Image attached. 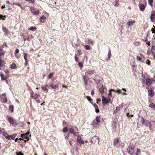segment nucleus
<instances>
[{
	"instance_id": "obj_27",
	"label": "nucleus",
	"mask_w": 155,
	"mask_h": 155,
	"mask_svg": "<svg viewBox=\"0 0 155 155\" xmlns=\"http://www.w3.org/2000/svg\"><path fill=\"white\" fill-rule=\"evenodd\" d=\"M4 136L8 140H10V136L8 135L7 134L5 133L4 134Z\"/></svg>"
},
{
	"instance_id": "obj_26",
	"label": "nucleus",
	"mask_w": 155,
	"mask_h": 155,
	"mask_svg": "<svg viewBox=\"0 0 155 155\" xmlns=\"http://www.w3.org/2000/svg\"><path fill=\"white\" fill-rule=\"evenodd\" d=\"M9 110L11 111V112H13L14 110V106L13 105H11L9 107Z\"/></svg>"
},
{
	"instance_id": "obj_55",
	"label": "nucleus",
	"mask_w": 155,
	"mask_h": 155,
	"mask_svg": "<svg viewBox=\"0 0 155 155\" xmlns=\"http://www.w3.org/2000/svg\"><path fill=\"white\" fill-rule=\"evenodd\" d=\"M140 55V57L142 58H142H144V56H143V55L141 54H139Z\"/></svg>"
},
{
	"instance_id": "obj_37",
	"label": "nucleus",
	"mask_w": 155,
	"mask_h": 155,
	"mask_svg": "<svg viewBox=\"0 0 155 155\" xmlns=\"http://www.w3.org/2000/svg\"><path fill=\"white\" fill-rule=\"evenodd\" d=\"M104 88L99 89V92L101 94H103L104 92Z\"/></svg>"
},
{
	"instance_id": "obj_53",
	"label": "nucleus",
	"mask_w": 155,
	"mask_h": 155,
	"mask_svg": "<svg viewBox=\"0 0 155 155\" xmlns=\"http://www.w3.org/2000/svg\"><path fill=\"white\" fill-rule=\"evenodd\" d=\"M41 88L44 91L47 90V91H48V90L47 89L46 87H42Z\"/></svg>"
},
{
	"instance_id": "obj_30",
	"label": "nucleus",
	"mask_w": 155,
	"mask_h": 155,
	"mask_svg": "<svg viewBox=\"0 0 155 155\" xmlns=\"http://www.w3.org/2000/svg\"><path fill=\"white\" fill-rule=\"evenodd\" d=\"M153 0H148V3L151 7L153 6Z\"/></svg>"
},
{
	"instance_id": "obj_13",
	"label": "nucleus",
	"mask_w": 155,
	"mask_h": 155,
	"mask_svg": "<svg viewBox=\"0 0 155 155\" xmlns=\"http://www.w3.org/2000/svg\"><path fill=\"white\" fill-rule=\"evenodd\" d=\"M8 120L9 122L11 124H13L15 123V121L14 119L11 117H9L8 118Z\"/></svg>"
},
{
	"instance_id": "obj_1",
	"label": "nucleus",
	"mask_w": 155,
	"mask_h": 155,
	"mask_svg": "<svg viewBox=\"0 0 155 155\" xmlns=\"http://www.w3.org/2000/svg\"><path fill=\"white\" fill-rule=\"evenodd\" d=\"M30 10L34 15H38L39 14V10L35 7L31 6L30 7Z\"/></svg>"
},
{
	"instance_id": "obj_14",
	"label": "nucleus",
	"mask_w": 155,
	"mask_h": 155,
	"mask_svg": "<svg viewBox=\"0 0 155 155\" xmlns=\"http://www.w3.org/2000/svg\"><path fill=\"white\" fill-rule=\"evenodd\" d=\"M94 73V70H91V71H87L86 72V75H88L89 76H90L91 75L93 74Z\"/></svg>"
},
{
	"instance_id": "obj_24",
	"label": "nucleus",
	"mask_w": 155,
	"mask_h": 155,
	"mask_svg": "<svg viewBox=\"0 0 155 155\" xmlns=\"http://www.w3.org/2000/svg\"><path fill=\"white\" fill-rule=\"evenodd\" d=\"M5 52L3 51L2 49H0V56H3L5 54Z\"/></svg>"
},
{
	"instance_id": "obj_48",
	"label": "nucleus",
	"mask_w": 155,
	"mask_h": 155,
	"mask_svg": "<svg viewBox=\"0 0 155 155\" xmlns=\"http://www.w3.org/2000/svg\"><path fill=\"white\" fill-rule=\"evenodd\" d=\"M146 63L148 65H150V61L148 60H147L146 61Z\"/></svg>"
},
{
	"instance_id": "obj_62",
	"label": "nucleus",
	"mask_w": 155,
	"mask_h": 155,
	"mask_svg": "<svg viewBox=\"0 0 155 155\" xmlns=\"http://www.w3.org/2000/svg\"><path fill=\"white\" fill-rule=\"evenodd\" d=\"M127 117H130V115L129 113H128L127 114Z\"/></svg>"
},
{
	"instance_id": "obj_56",
	"label": "nucleus",
	"mask_w": 155,
	"mask_h": 155,
	"mask_svg": "<svg viewBox=\"0 0 155 155\" xmlns=\"http://www.w3.org/2000/svg\"><path fill=\"white\" fill-rule=\"evenodd\" d=\"M140 149H137V152L136 153V154H137L138 153H140Z\"/></svg>"
},
{
	"instance_id": "obj_44",
	"label": "nucleus",
	"mask_w": 155,
	"mask_h": 155,
	"mask_svg": "<svg viewBox=\"0 0 155 155\" xmlns=\"http://www.w3.org/2000/svg\"><path fill=\"white\" fill-rule=\"evenodd\" d=\"M27 55L26 54L24 53V58L25 60V61H27Z\"/></svg>"
},
{
	"instance_id": "obj_21",
	"label": "nucleus",
	"mask_w": 155,
	"mask_h": 155,
	"mask_svg": "<svg viewBox=\"0 0 155 155\" xmlns=\"http://www.w3.org/2000/svg\"><path fill=\"white\" fill-rule=\"evenodd\" d=\"M5 63L4 61L0 59V66L2 67L5 66Z\"/></svg>"
},
{
	"instance_id": "obj_15",
	"label": "nucleus",
	"mask_w": 155,
	"mask_h": 155,
	"mask_svg": "<svg viewBox=\"0 0 155 155\" xmlns=\"http://www.w3.org/2000/svg\"><path fill=\"white\" fill-rule=\"evenodd\" d=\"M50 87L53 89H55L58 87V84H54L53 83L51 84L50 85Z\"/></svg>"
},
{
	"instance_id": "obj_58",
	"label": "nucleus",
	"mask_w": 155,
	"mask_h": 155,
	"mask_svg": "<svg viewBox=\"0 0 155 155\" xmlns=\"http://www.w3.org/2000/svg\"><path fill=\"white\" fill-rule=\"evenodd\" d=\"M91 94L92 95H93L94 94V92L93 90L92 91Z\"/></svg>"
},
{
	"instance_id": "obj_33",
	"label": "nucleus",
	"mask_w": 155,
	"mask_h": 155,
	"mask_svg": "<svg viewBox=\"0 0 155 155\" xmlns=\"http://www.w3.org/2000/svg\"><path fill=\"white\" fill-rule=\"evenodd\" d=\"M120 107L119 106L116 107V110H115L114 112V113H117L118 111H120Z\"/></svg>"
},
{
	"instance_id": "obj_49",
	"label": "nucleus",
	"mask_w": 155,
	"mask_h": 155,
	"mask_svg": "<svg viewBox=\"0 0 155 155\" xmlns=\"http://www.w3.org/2000/svg\"><path fill=\"white\" fill-rule=\"evenodd\" d=\"M13 4L14 5H17V6H19V7H20L21 8V5L20 4H19L17 3H13Z\"/></svg>"
},
{
	"instance_id": "obj_46",
	"label": "nucleus",
	"mask_w": 155,
	"mask_h": 155,
	"mask_svg": "<svg viewBox=\"0 0 155 155\" xmlns=\"http://www.w3.org/2000/svg\"><path fill=\"white\" fill-rule=\"evenodd\" d=\"M16 155H24V154L23 153H22L21 152H17L16 153Z\"/></svg>"
},
{
	"instance_id": "obj_18",
	"label": "nucleus",
	"mask_w": 155,
	"mask_h": 155,
	"mask_svg": "<svg viewBox=\"0 0 155 155\" xmlns=\"http://www.w3.org/2000/svg\"><path fill=\"white\" fill-rule=\"evenodd\" d=\"M2 30L3 31L5 32L6 35L8 34L10 32V31H8V29L5 27H2Z\"/></svg>"
},
{
	"instance_id": "obj_11",
	"label": "nucleus",
	"mask_w": 155,
	"mask_h": 155,
	"mask_svg": "<svg viewBox=\"0 0 155 155\" xmlns=\"http://www.w3.org/2000/svg\"><path fill=\"white\" fill-rule=\"evenodd\" d=\"M77 140L78 143H79L80 144H84V141L81 138V137L79 136H78L77 137Z\"/></svg>"
},
{
	"instance_id": "obj_61",
	"label": "nucleus",
	"mask_w": 155,
	"mask_h": 155,
	"mask_svg": "<svg viewBox=\"0 0 155 155\" xmlns=\"http://www.w3.org/2000/svg\"><path fill=\"white\" fill-rule=\"evenodd\" d=\"M84 81H87V79H86V78L84 76Z\"/></svg>"
},
{
	"instance_id": "obj_32",
	"label": "nucleus",
	"mask_w": 155,
	"mask_h": 155,
	"mask_svg": "<svg viewBox=\"0 0 155 155\" xmlns=\"http://www.w3.org/2000/svg\"><path fill=\"white\" fill-rule=\"evenodd\" d=\"M16 137V134H13L12 135H11V136H10V139H14Z\"/></svg>"
},
{
	"instance_id": "obj_12",
	"label": "nucleus",
	"mask_w": 155,
	"mask_h": 155,
	"mask_svg": "<svg viewBox=\"0 0 155 155\" xmlns=\"http://www.w3.org/2000/svg\"><path fill=\"white\" fill-rule=\"evenodd\" d=\"M143 124L146 125L147 126H151L150 122L148 120L145 119Z\"/></svg>"
},
{
	"instance_id": "obj_8",
	"label": "nucleus",
	"mask_w": 155,
	"mask_h": 155,
	"mask_svg": "<svg viewBox=\"0 0 155 155\" xmlns=\"http://www.w3.org/2000/svg\"><path fill=\"white\" fill-rule=\"evenodd\" d=\"M146 6V5H144L143 4H139V6L140 10L141 11H143L145 9Z\"/></svg>"
},
{
	"instance_id": "obj_51",
	"label": "nucleus",
	"mask_w": 155,
	"mask_h": 155,
	"mask_svg": "<svg viewBox=\"0 0 155 155\" xmlns=\"http://www.w3.org/2000/svg\"><path fill=\"white\" fill-rule=\"evenodd\" d=\"M78 65H79V66L80 67H81V68L82 67V66H83V64L81 62H79L78 63Z\"/></svg>"
},
{
	"instance_id": "obj_4",
	"label": "nucleus",
	"mask_w": 155,
	"mask_h": 155,
	"mask_svg": "<svg viewBox=\"0 0 155 155\" xmlns=\"http://www.w3.org/2000/svg\"><path fill=\"white\" fill-rule=\"evenodd\" d=\"M98 142V137L97 136L93 137L91 139V142L93 143H95Z\"/></svg>"
},
{
	"instance_id": "obj_10",
	"label": "nucleus",
	"mask_w": 155,
	"mask_h": 155,
	"mask_svg": "<svg viewBox=\"0 0 155 155\" xmlns=\"http://www.w3.org/2000/svg\"><path fill=\"white\" fill-rule=\"evenodd\" d=\"M102 100L103 104H107L109 102V100L107 99L103 96H102Z\"/></svg>"
},
{
	"instance_id": "obj_43",
	"label": "nucleus",
	"mask_w": 155,
	"mask_h": 155,
	"mask_svg": "<svg viewBox=\"0 0 155 155\" xmlns=\"http://www.w3.org/2000/svg\"><path fill=\"white\" fill-rule=\"evenodd\" d=\"M86 98H87L88 100L90 102H91V101L92 100V99L91 98V97L88 96H86Z\"/></svg>"
},
{
	"instance_id": "obj_52",
	"label": "nucleus",
	"mask_w": 155,
	"mask_h": 155,
	"mask_svg": "<svg viewBox=\"0 0 155 155\" xmlns=\"http://www.w3.org/2000/svg\"><path fill=\"white\" fill-rule=\"evenodd\" d=\"M2 80H6L7 79V78L5 77H3L2 78H1Z\"/></svg>"
},
{
	"instance_id": "obj_28",
	"label": "nucleus",
	"mask_w": 155,
	"mask_h": 155,
	"mask_svg": "<svg viewBox=\"0 0 155 155\" xmlns=\"http://www.w3.org/2000/svg\"><path fill=\"white\" fill-rule=\"evenodd\" d=\"M100 116H97L95 120H96L97 122L98 123H100L101 121L100 120Z\"/></svg>"
},
{
	"instance_id": "obj_19",
	"label": "nucleus",
	"mask_w": 155,
	"mask_h": 155,
	"mask_svg": "<svg viewBox=\"0 0 155 155\" xmlns=\"http://www.w3.org/2000/svg\"><path fill=\"white\" fill-rule=\"evenodd\" d=\"M46 19V17L44 16H43L41 17L40 18V20L42 23H44Z\"/></svg>"
},
{
	"instance_id": "obj_31",
	"label": "nucleus",
	"mask_w": 155,
	"mask_h": 155,
	"mask_svg": "<svg viewBox=\"0 0 155 155\" xmlns=\"http://www.w3.org/2000/svg\"><path fill=\"white\" fill-rule=\"evenodd\" d=\"M149 106L151 108L155 109V105H154L153 103L150 104L149 105Z\"/></svg>"
},
{
	"instance_id": "obj_5",
	"label": "nucleus",
	"mask_w": 155,
	"mask_h": 155,
	"mask_svg": "<svg viewBox=\"0 0 155 155\" xmlns=\"http://www.w3.org/2000/svg\"><path fill=\"white\" fill-rule=\"evenodd\" d=\"M153 79L152 78H148L146 80V84L148 86H150L152 83Z\"/></svg>"
},
{
	"instance_id": "obj_25",
	"label": "nucleus",
	"mask_w": 155,
	"mask_h": 155,
	"mask_svg": "<svg viewBox=\"0 0 155 155\" xmlns=\"http://www.w3.org/2000/svg\"><path fill=\"white\" fill-rule=\"evenodd\" d=\"M119 142V139H116L114 140V145H116L117 143Z\"/></svg>"
},
{
	"instance_id": "obj_60",
	"label": "nucleus",
	"mask_w": 155,
	"mask_h": 155,
	"mask_svg": "<svg viewBox=\"0 0 155 155\" xmlns=\"http://www.w3.org/2000/svg\"><path fill=\"white\" fill-rule=\"evenodd\" d=\"M94 107L95 109H97V108H98V106H97V105H94Z\"/></svg>"
},
{
	"instance_id": "obj_9",
	"label": "nucleus",
	"mask_w": 155,
	"mask_h": 155,
	"mask_svg": "<svg viewBox=\"0 0 155 155\" xmlns=\"http://www.w3.org/2000/svg\"><path fill=\"white\" fill-rule=\"evenodd\" d=\"M155 13V11L153 10L151 12V13L150 16V19L153 22L155 18V14H154Z\"/></svg>"
},
{
	"instance_id": "obj_29",
	"label": "nucleus",
	"mask_w": 155,
	"mask_h": 155,
	"mask_svg": "<svg viewBox=\"0 0 155 155\" xmlns=\"http://www.w3.org/2000/svg\"><path fill=\"white\" fill-rule=\"evenodd\" d=\"M16 67V65L15 64L12 63L11 65V68L12 69H14Z\"/></svg>"
},
{
	"instance_id": "obj_17",
	"label": "nucleus",
	"mask_w": 155,
	"mask_h": 155,
	"mask_svg": "<svg viewBox=\"0 0 155 155\" xmlns=\"http://www.w3.org/2000/svg\"><path fill=\"white\" fill-rule=\"evenodd\" d=\"M34 94V93H33L31 94V96L33 97L34 99H36L38 98L39 97H40V95L37 93H35L34 95L33 94Z\"/></svg>"
},
{
	"instance_id": "obj_63",
	"label": "nucleus",
	"mask_w": 155,
	"mask_h": 155,
	"mask_svg": "<svg viewBox=\"0 0 155 155\" xmlns=\"http://www.w3.org/2000/svg\"><path fill=\"white\" fill-rule=\"evenodd\" d=\"M0 77H1V78H2V77H3L4 76V74H3V73H2L0 75Z\"/></svg>"
},
{
	"instance_id": "obj_2",
	"label": "nucleus",
	"mask_w": 155,
	"mask_h": 155,
	"mask_svg": "<svg viewBox=\"0 0 155 155\" xmlns=\"http://www.w3.org/2000/svg\"><path fill=\"white\" fill-rule=\"evenodd\" d=\"M69 130L70 134H72V133L77 132L78 131V128L74 126H71L69 128Z\"/></svg>"
},
{
	"instance_id": "obj_45",
	"label": "nucleus",
	"mask_w": 155,
	"mask_h": 155,
	"mask_svg": "<svg viewBox=\"0 0 155 155\" xmlns=\"http://www.w3.org/2000/svg\"><path fill=\"white\" fill-rule=\"evenodd\" d=\"M114 92H117L118 93L120 94L121 93L122 91L120 89H118L116 90H115V91Z\"/></svg>"
},
{
	"instance_id": "obj_47",
	"label": "nucleus",
	"mask_w": 155,
	"mask_h": 155,
	"mask_svg": "<svg viewBox=\"0 0 155 155\" xmlns=\"http://www.w3.org/2000/svg\"><path fill=\"white\" fill-rule=\"evenodd\" d=\"M144 120H145V119L144 118H143V117L141 118L140 122L142 123V124H143L144 123Z\"/></svg>"
},
{
	"instance_id": "obj_39",
	"label": "nucleus",
	"mask_w": 155,
	"mask_h": 155,
	"mask_svg": "<svg viewBox=\"0 0 155 155\" xmlns=\"http://www.w3.org/2000/svg\"><path fill=\"white\" fill-rule=\"evenodd\" d=\"M99 123H100L97 122L96 120H94L93 122H92V124L93 125H94L95 124H98Z\"/></svg>"
},
{
	"instance_id": "obj_20",
	"label": "nucleus",
	"mask_w": 155,
	"mask_h": 155,
	"mask_svg": "<svg viewBox=\"0 0 155 155\" xmlns=\"http://www.w3.org/2000/svg\"><path fill=\"white\" fill-rule=\"evenodd\" d=\"M135 22V21H129L127 23V24L129 26H130L133 25V24Z\"/></svg>"
},
{
	"instance_id": "obj_40",
	"label": "nucleus",
	"mask_w": 155,
	"mask_h": 155,
	"mask_svg": "<svg viewBox=\"0 0 155 155\" xmlns=\"http://www.w3.org/2000/svg\"><path fill=\"white\" fill-rule=\"evenodd\" d=\"M85 48L87 50H89L90 49V47L88 45H85Z\"/></svg>"
},
{
	"instance_id": "obj_54",
	"label": "nucleus",
	"mask_w": 155,
	"mask_h": 155,
	"mask_svg": "<svg viewBox=\"0 0 155 155\" xmlns=\"http://www.w3.org/2000/svg\"><path fill=\"white\" fill-rule=\"evenodd\" d=\"M95 111L96 113H98L99 112L100 110L98 108L95 109Z\"/></svg>"
},
{
	"instance_id": "obj_59",
	"label": "nucleus",
	"mask_w": 155,
	"mask_h": 155,
	"mask_svg": "<svg viewBox=\"0 0 155 155\" xmlns=\"http://www.w3.org/2000/svg\"><path fill=\"white\" fill-rule=\"evenodd\" d=\"M74 58H75V61L76 62H77V60L78 59V58L76 56Z\"/></svg>"
},
{
	"instance_id": "obj_50",
	"label": "nucleus",
	"mask_w": 155,
	"mask_h": 155,
	"mask_svg": "<svg viewBox=\"0 0 155 155\" xmlns=\"http://www.w3.org/2000/svg\"><path fill=\"white\" fill-rule=\"evenodd\" d=\"M19 50L18 49H16L15 50V56H16V55L19 52Z\"/></svg>"
},
{
	"instance_id": "obj_64",
	"label": "nucleus",
	"mask_w": 155,
	"mask_h": 155,
	"mask_svg": "<svg viewBox=\"0 0 155 155\" xmlns=\"http://www.w3.org/2000/svg\"><path fill=\"white\" fill-rule=\"evenodd\" d=\"M146 44L149 45H150V42L147 41H146Z\"/></svg>"
},
{
	"instance_id": "obj_22",
	"label": "nucleus",
	"mask_w": 155,
	"mask_h": 155,
	"mask_svg": "<svg viewBox=\"0 0 155 155\" xmlns=\"http://www.w3.org/2000/svg\"><path fill=\"white\" fill-rule=\"evenodd\" d=\"M68 127H65L63 128L62 131L64 133H66L68 131Z\"/></svg>"
},
{
	"instance_id": "obj_23",
	"label": "nucleus",
	"mask_w": 155,
	"mask_h": 155,
	"mask_svg": "<svg viewBox=\"0 0 155 155\" xmlns=\"http://www.w3.org/2000/svg\"><path fill=\"white\" fill-rule=\"evenodd\" d=\"M148 94L151 97H152L153 95V93L151 90L148 91Z\"/></svg>"
},
{
	"instance_id": "obj_38",
	"label": "nucleus",
	"mask_w": 155,
	"mask_h": 155,
	"mask_svg": "<svg viewBox=\"0 0 155 155\" xmlns=\"http://www.w3.org/2000/svg\"><path fill=\"white\" fill-rule=\"evenodd\" d=\"M53 73H50L49 74V75L48 76V78L49 79H50L53 76Z\"/></svg>"
},
{
	"instance_id": "obj_42",
	"label": "nucleus",
	"mask_w": 155,
	"mask_h": 155,
	"mask_svg": "<svg viewBox=\"0 0 155 155\" xmlns=\"http://www.w3.org/2000/svg\"><path fill=\"white\" fill-rule=\"evenodd\" d=\"M137 60H139L140 61H142V58H141L140 56H137Z\"/></svg>"
},
{
	"instance_id": "obj_16",
	"label": "nucleus",
	"mask_w": 155,
	"mask_h": 155,
	"mask_svg": "<svg viewBox=\"0 0 155 155\" xmlns=\"http://www.w3.org/2000/svg\"><path fill=\"white\" fill-rule=\"evenodd\" d=\"M115 91V90L113 89H110L109 90V94H108V98H110V97H112V93L111 92L112 91H114V92Z\"/></svg>"
},
{
	"instance_id": "obj_34",
	"label": "nucleus",
	"mask_w": 155,
	"mask_h": 155,
	"mask_svg": "<svg viewBox=\"0 0 155 155\" xmlns=\"http://www.w3.org/2000/svg\"><path fill=\"white\" fill-rule=\"evenodd\" d=\"M6 16L4 15H2L0 14V19H2L3 20H5V18H6Z\"/></svg>"
},
{
	"instance_id": "obj_57",
	"label": "nucleus",
	"mask_w": 155,
	"mask_h": 155,
	"mask_svg": "<svg viewBox=\"0 0 155 155\" xmlns=\"http://www.w3.org/2000/svg\"><path fill=\"white\" fill-rule=\"evenodd\" d=\"M28 1L30 2H31V3H33L34 2V0H27Z\"/></svg>"
},
{
	"instance_id": "obj_6",
	"label": "nucleus",
	"mask_w": 155,
	"mask_h": 155,
	"mask_svg": "<svg viewBox=\"0 0 155 155\" xmlns=\"http://www.w3.org/2000/svg\"><path fill=\"white\" fill-rule=\"evenodd\" d=\"M2 100L4 103H6L7 101V98L6 97V95L5 94H3L1 96Z\"/></svg>"
},
{
	"instance_id": "obj_7",
	"label": "nucleus",
	"mask_w": 155,
	"mask_h": 155,
	"mask_svg": "<svg viewBox=\"0 0 155 155\" xmlns=\"http://www.w3.org/2000/svg\"><path fill=\"white\" fill-rule=\"evenodd\" d=\"M29 134V133H26L25 134H21V137L23 138L26 139L27 140H29L28 137Z\"/></svg>"
},
{
	"instance_id": "obj_36",
	"label": "nucleus",
	"mask_w": 155,
	"mask_h": 155,
	"mask_svg": "<svg viewBox=\"0 0 155 155\" xmlns=\"http://www.w3.org/2000/svg\"><path fill=\"white\" fill-rule=\"evenodd\" d=\"M36 29V28L33 27H31L29 28V30H31L32 31H34Z\"/></svg>"
},
{
	"instance_id": "obj_3",
	"label": "nucleus",
	"mask_w": 155,
	"mask_h": 155,
	"mask_svg": "<svg viewBox=\"0 0 155 155\" xmlns=\"http://www.w3.org/2000/svg\"><path fill=\"white\" fill-rule=\"evenodd\" d=\"M134 147H131L130 146H129L127 148L128 153L131 155H133L134 152Z\"/></svg>"
},
{
	"instance_id": "obj_41",
	"label": "nucleus",
	"mask_w": 155,
	"mask_h": 155,
	"mask_svg": "<svg viewBox=\"0 0 155 155\" xmlns=\"http://www.w3.org/2000/svg\"><path fill=\"white\" fill-rule=\"evenodd\" d=\"M77 53L79 55H81L82 54V53L81 52V50H78L77 51Z\"/></svg>"
},
{
	"instance_id": "obj_35",
	"label": "nucleus",
	"mask_w": 155,
	"mask_h": 155,
	"mask_svg": "<svg viewBox=\"0 0 155 155\" xmlns=\"http://www.w3.org/2000/svg\"><path fill=\"white\" fill-rule=\"evenodd\" d=\"M111 51H110V49L109 48V50L108 53V58L109 59L111 58Z\"/></svg>"
}]
</instances>
